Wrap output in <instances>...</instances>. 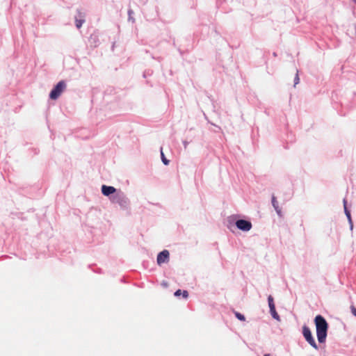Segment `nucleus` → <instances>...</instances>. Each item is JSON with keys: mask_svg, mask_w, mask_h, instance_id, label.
I'll return each instance as SVG.
<instances>
[{"mask_svg": "<svg viewBox=\"0 0 356 356\" xmlns=\"http://www.w3.org/2000/svg\"><path fill=\"white\" fill-rule=\"evenodd\" d=\"M268 307H269L270 311L275 309L274 299L271 295L268 296Z\"/></svg>", "mask_w": 356, "mask_h": 356, "instance_id": "obj_11", "label": "nucleus"}, {"mask_svg": "<svg viewBox=\"0 0 356 356\" xmlns=\"http://www.w3.org/2000/svg\"><path fill=\"white\" fill-rule=\"evenodd\" d=\"M110 201L112 204H118L122 210H127L130 207V200L129 197L125 193L120 189H118V192L110 197Z\"/></svg>", "mask_w": 356, "mask_h": 356, "instance_id": "obj_2", "label": "nucleus"}, {"mask_svg": "<svg viewBox=\"0 0 356 356\" xmlns=\"http://www.w3.org/2000/svg\"><path fill=\"white\" fill-rule=\"evenodd\" d=\"M302 335H303L304 338L305 339V340L308 342V343L312 347H313L316 350L318 349V346L317 343H316V341L313 337L312 333L308 326L304 325L302 327Z\"/></svg>", "mask_w": 356, "mask_h": 356, "instance_id": "obj_5", "label": "nucleus"}, {"mask_svg": "<svg viewBox=\"0 0 356 356\" xmlns=\"http://www.w3.org/2000/svg\"><path fill=\"white\" fill-rule=\"evenodd\" d=\"M85 15L79 10H77V15L75 16V24L77 29H80L85 22Z\"/></svg>", "mask_w": 356, "mask_h": 356, "instance_id": "obj_8", "label": "nucleus"}, {"mask_svg": "<svg viewBox=\"0 0 356 356\" xmlns=\"http://www.w3.org/2000/svg\"><path fill=\"white\" fill-rule=\"evenodd\" d=\"M161 157L162 162L163 163L164 165H167L169 164L170 161H169V160H168L165 158V155H164V154L163 152V148L162 147H161Z\"/></svg>", "mask_w": 356, "mask_h": 356, "instance_id": "obj_13", "label": "nucleus"}, {"mask_svg": "<svg viewBox=\"0 0 356 356\" xmlns=\"http://www.w3.org/2000/svg\"><path fill=\"white\" fill-rule=\"evenodd\" d=\"M346 204H347V202H346V199H344L343 200L344 212H345V214L348 220V222L350 224V228L352 230L353 228V221H352V218H351L350 212L348 209Z\"/></svg>", "mask_w": 356, "mask_h": 356, "instance_id": "obj_9", "label": "nucleus"}, {"mask_svg": "<svg viewBox=\"0 0 356 356\" xmlns=\"http://www.w3.org/2000/svg\"><path fill=\"white\" fill-rule=\"evenodd\" d=\"M236 216L235 215L230 216L227 218L229 226L235 225L238 229L243 232H248L252 229V225L250 220L244 219L236 220Z\"/></svg>", "mask_w": 356, "mask_h": 356, "instance_id": "obj_3", "label": "nucleus"}, {"mask_svg": "<svg viewBox=\"0 0 356 356\" xmlns=\"http://www.w3.org/2000/svg\"><path fill=\"white\" fill-rule=\"evenodd\" d=\"M140 2H142L143 4H145L147 1V0H140Z\"/></svg>", "mask_w": 356, "mask_h": 356, "instance_id": "obj_20", "label": "nucleus"}, {"mask_svg": "<svg viewBox=\"0 0 356 356\" xmlns=\"http://www.w3.org/2000/svg\"><path fill=\"white\" fill-rule=\"evenodd\" d=\"M270 314H271L272 317H273L274 319H275V320H277V321H280V316L278 315V314H277V312H276V309H275L270 310Z\"/></svg>", "mask_w": 356, "mask_h": 356, "instance_id": "obj_12", "label": "nucleus"}, {"mask_svg": "<svg viewBox=\"0 0 356 356\" xmlns=\"http://www.w3.org/2000/svg\"><path fill=\"white\" fill-rule=\"evenodd\" d=\"M350 309H351V312H352L353 315L356 316V308L354 306L352 305L350 307Z\"/></svg>", "mask_w": 356, "mask_h": 356, "instance_id": "obj_18", "label": "nucleus"}, {"mask_svg": "<svg viewBox=\"0 0 356 356\" xmlns=\"http://www.w3.org/2000/svg\"><path fill=\"white\" fill-rule=\"evenodd\" d=\"M174 295H175V296H177V297L182 295L183 298H187L188 296V293L186 290H184L183 291H181V290L178 289L175 292Z\"/></svg>", "mask_w": 356, "mask_h": 356, "instance_id": "obj_10", "label": "nucleus"}, {"mask_svg": "<svg viewBox=\"0 0 356 356\" xmlns=\"http://www.w3.org/2000/svg\"><path fill=\"white\" fill-rule=\"evenodd\" d=\"M277 214L280 216V217H282V210L279 207H277V209H275Z\"/></svg>", "mask_w": 356, "mask_h": 356, "instance_id": "obj_17", "label": "nucleus"}, {"mask_svg": "<svg viewBox=\"0 0 356 356\" xmlns=\"http://www.w3.org/2000/svg\"><path fill=\"white\" fill-rule=\"evenodd\" d=\"M264 356H270L269 354H266Z\"/></svg>", "mask_w": 356, "mask_h": 356, "instance_id": "obj_22", "label": "nucleus"}, {"mask_svg": "<svg viewBox=\"0 0 356 356\" xmlns=\"http://www.w3.org/2000/svg\"><path fill=\"white\" fill-rule=\"evenodd\" d=\"M314 324L316 330V336L320 343H324L327 335L329 325L325 318L318 314L314 318Z\"/></svg>", "mask_w": 356, "mask_h": 356, "instance_id": "obj_1", "label": "nucleus"}, {"mask_svg": "<svg viewBox=\"0 0 356 356\" xmlns=\"http://www.w3.org/2000/svg\"><path fill=\"white\" fill-rule=\"evenodd\" d=\"M271 202H272V205L275 209H277V207H279L278 202H277L276 197L274 195H273V196H272Z\"/></svg>", "mask_w": 356, "mask_h": 356, "instance_id": "obj_14", "label": "nucleus"}, {"mask_svg": "<svg viewBox=\"0 0 356 356\" xmlns=\"http://www.w3.org/2000/svg\"><path fill=\"white\" fill-rule=\"evenodd\" d=\"M128 13H129V15H130V14H131V13H132V11H131V10H129V12H128Z\"/></svg>", "mask_w": 356, "mask_h": 356, "instance_id": "obj_21", "label": "nucleus"}, {"mask_svg": "<svg viewBox=\"0 0 356 356\" xmlns=\"http://www.w3.org/2000/svg\"><path fill=\"white\" fill-rule=\"evenodd\" d=\"M66 88V83L65 81L62 80L60 81L51 90V91L49 93V98L51 99H57L61 93L65 90Z\"/></svg>", "mask_w": 356, "mask_h": 356, "instance_id": "obj_4", "label": "nucleus"}, {"mask_svg": "<svg viewBox=\"0 0 356 356\" xmlns=\"http://www.w3.org/2000/svg\"><path fill=\"white\" fill-rule=\"evenodd\" d=\"M235 316L240 321H243L245 320V318L244 315L241 314V313H239V312H235Z\"/></svg>", "mask_w": 356, "mask_h": 356, "instance_id": "obj_15", "label": "nucleus"}, {"mask_svg": "<svg viewBox=\"0 0 356 356\" xmlns=\"http://www.w3.org/2000/svg\"><path fill=\"white\" fill-rule=\"evenodd\" d=\"M183 145H184V148L186 149L187 146L188 145V142L186 140H184V141H183Z\"/></svg>", "mask_w": 356, "mask_h": 356, "instance_id": "obj_19", "label": "nucleus"}, {"mask_svg": "<svg viewBox=\"0 0 356 356\" xmlns=\"http://www.w3.org/2000/svg\"><path fill=\"white\" fill-rule=\"evenodd\" d=\"M102 193L108 197L109 199L111 197L114 195L117 192H118V189H116L115 187L112 186H106L102 185L101 188Z\"/></svg>", "mask_w": 356, "mask_h": 356, "instance_id": "obj_6", "label": "nucleus"}, {"mask_svg": "<svg viewBox=\"0 0 356 356\" xmlns=\"http://www.w3.org/2000/svg\"><path fill=\"white\" fill-rule=\"evenodd\" d=\"M300 81V78L298 76V71H297L296 74L294 78V86H296Z\"/></svg>", "mask_w": 356, "mask_h": 356, "instance_id": "obj_16", "label": "nucleus"}, {"mask_svg": "<svg viewBox=\"0 0 356 356\" xmlns=\"http://www.w3.org/2000/svg\"><path fill=\"white\" fill-rule=\"evenodd\" d=\"M356 4V0H352Z\"/></svg>", "mask_w": 356, "mask_h": 356, "instance_id": "obj_23", "label": "nucleus"}, {"mask_svg": "<svg viewBox=\"0 0 356 356\" xmlns=\"http://www.w3.org/2000/svg\"><path fill=\"white\" fill-rule=\"evenodd\" d=\"M169 256H170L169 252L166 250H164L160 252L158 254L157 258H156L157 264L159 265H161L163 263L167 262L169 259Z\"/></svg>", "mask_w": 356, "mask_h": 356, "instance_id": "obj_7", "label": "nucleus"}]
</instances>
